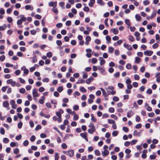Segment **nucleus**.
Returning <instances> with one entry per match:
<instances>
[{
    "mask_svg": "<svg viewBox=\"0 0 160 160\" xmlns=\"http://www.w3.org/2000/svg\"><path fill=\"white\" fill-rule=\"evenodd\" d=\"M99 60L100 61V64L102 65L104 64L105 63V60L103 59L102 57H100L99 58Z\"/></svg>",
    "mask_w": 160,
    "mask_h": 160,
    "instance_id": "6ab92c4d",
    "label": "nucleus"
},
{
    "mask_svg": "<svg viewBox=\"0 0 160 160\" xmlns=\"http://www.w3.org/2000/svg\"><path fill=\"white\" fill-rule=\"evenodd\" d=\"M74 116L73 117V119L75 120H77L78 118V116L76 115L75 112V114H72Z\"/></svg>",
    "mask_w": 160,
    "mask_h": 160,
    "instance_id": "49530a36",
    "label": "nucleus"
},
{
    "mask_svg": "<svg viewBox=\"0 0 160 160\" xmlns=\"http://www.w3.org/2000/svg\"><path fill=\"white\" fill-rule=\"evenodd\" d=\"M128 39L132 42H133L135 41V39L131 35H129L128 37Z\"/></svg>",
    "mask_w": 160,
    "mask_h": 160,
    "instance_id": "b1692460",
    "label": "nucleus"
},
{
    "mask_svg": "<svg viewBox=\"0 0 160 160\" xmlns=\"http://www.w3.org/2000/svg\"><path fill=\"white\" fill-rule=\"evenodd\" d=\"M94 153L96 155L98 156H100L101 154L99 151L97 150L94 151Z\"/></svg>",
    "mask_w": 160,
    "mask_h": 160,
    "instance_id": "2f4dec72",
    "label": "nucleus"
},
{
    "mask_svg": "<svg viewBox=\"0 0 160 160\" xmlns=\"http://www.w3.org/2000/svg\"><path fill=\"white\" fill-rule=\"evenodd\" d=\"M134 112L132 110H129L128 111L127 114V117L128 118H130L134 114Z\"/></svg>",
    "mask_w": 160,
    "mask_h": 160,
    "instance_id": "423d86ee",
    "label": "nucleus"
},
{
    "mask_svg": "<svg viewBox=\"0 0 160 160\" xmlns=\"http://www.w3.org/2000/svg\"><path fill=\"white\" fill-rule=\"evenodd\" d=\"M88 127L90 128L88 129V132L89 134H92L95 131L96 129L92 123L90 122L88 125Z\"/></svg>",
    "mask_w": 160,
    "mask_h": 160,
    "instance_id": "f257e3e1",
    "label": "nucleus"
},
{
    "mask_svg": "<svg viewBox=\"0 0 160 160\" xmlns=\"http://www.w3.org/2000/svg\"><path fill=\"white\" fill-rule=\"evenodd\" d=\"M51 102L52 104H54L55 105H56L57 103V101L55 99H51Z\"/></svg>",
    "mask_w": 160,
    "mask_h": 160,
    "instance_id": "f704fd0d",
    "label": "nucleus"
},
{
    "mask_svg": "<svg viewBox=\"0 0 160 160\" xmlns=\"http://www.w3.org/2000/svg\"><path fill=\"white\" fill-rule=\"evenodd\" d=\"M152 89L150 88L148 89L146 92L147 93L149 94H151L152 93Z\"/></svg>",
    "mask_w": 160,
    "mask_h": 160,
    "instance_id": "864d4df0",
    "label": "nucleus"
},
{
    "mask_svg": "<svg viewBox=\"0 0 160 160\" xmlns=\"http://www.w3.org/2000/svg\"><path fill=\"white\" fill-rule=\"evenodd\" d=\"M94 42L97 44H99L101 43L100 40L98 39H96L95 40Z\"/></svg>",
    "mask_w": 160,
    "mask_h": 160,
    "instance_id": "e2e57ef3",
    "label": "nucleus"
},
{
    "mask_svg": "<svg viewBox=\"0 0 160 160\" xmlns=\"http://www.w3.org/2000/svg\"><path fill=\"white\" fill-rule=\"evenodd\" d=\"M56 115L58 117V122H62V119H61V114L60 113L58 112H57L56 113Z\"/></svg>",
    "mask_w": 160,
    "mask_h": 160,
    "instance_id": "9d476101",
    "label": "nucleus"
},
{
    "mask_svg": "<svg viewBox=\"0 0 160 160\" xmlns=\"http://www.w3.org/2000/svg\"><path fill=\"white\" fill-rule=\"evenodd\" d=\"M106 39L107 41V42L110 43V41L111 40V38L109 36H107L106 37Z\"/></svg>",
    "mask_w": 160,
    "mask_h": 160,
    "instance_id": "cd10ccee",
    "label": "nucleus"
},
{
    "mask_svg": "<svg viewBox=\"0 0 160 160\" xmlns=\"http://www.w3.org/2000/svg\"><path fill=\"white\" fill-rule=\"evenodd\" d=\"M28 141L27 140H25L23 142V145L25 146H26L28 144Z\"/></svg>",
    "mask_w": 160,
    "mask_h": 160,
    "instance_id": "4d7b16f0",
    "label": "nucleus"
},
{
    "mask_svg": "<svg viewBox=\"0 0 160 160\" xmlns=\"http://www.w3.org/2000/svg\"><path fill=\"white\" fill-rule=\"evenodd\" d=\"M141 61V58L138 57H136L135 58V62L136 63H139Z\"/></svg>",
    "mask_w": 160,
    "mask_h": 160,
    "instance_id": "c756f323",
    "label": "nucleus"
},
{
    "mask_svg": "<svg viewBox=\"0 0 160 160\" xmlns=\"http://www.w3.org/2000/svg\"><path fill=\"white\" fill-rule=\"evenodd\" d=\"M93 80V78L92 77H90L89 78L87 79L85 81L86 83L88 84L90 83L91 81Z\"/></svg>",
    "mask_w": 160,
    "mask_h": 160,
    "instance_id": "4468645a",
    "label": "nucleus"
},
{
    "mask_svg": "<svg viewBox=\"0 0 160 160\" xmlns=\"http://www.w3.org/2000/svg\"><path fill=\"white\" fill-rule=\"evenodd\" d=\"M59 158V156L58 155V154L57 152H56L55 153V160H58Z\"/></svg>",
    "mask_w": 160,
    "mask_h": 160,
    "instance_id": "79ce46f5",
    "label": "nucleus"
},
{
    "mask_svg": "<svg viewBox=\"0 0 160 160\" xmlns=\"http://www.w3.org/2000/svg\"><path fill=\"white\" fill-rule=\"evenodd\" d=\"M69 101V99L68 98H65L62 99V101L65 103H67Z\"/></svg>",
    "mask_w": 160,
    "mask_h": 160,
    "instance_id": "0e129e2a",
    "label": "nucleus"
},
{
    "mask_svg": "<svg viewBox=\"0 0 160 160\" xmlns=\"http://www.w3.org/2000/svg\"><path fill=\"white\" fill-rule=\"evenodd\" d=\"M32 95L33 98L39 97L37 92V90L36 89H33Z\"/></svg>",
    "mask_w": 160,
    "mask_h": 160,
    "instance_id": "1a4fd4ad",
    "label": "nucleus"
},
{
    "mask_svg": "<svg viewBox=\"0 0 160 160\" xmlns=\"http://www.w3.org/2000/svg\"><path fill=\"white\" fill-rule=\"evenodd\" d=\"M143 101L142 99L138 100L137 101V103L139 105H141L142 104Z\"/></svg>",
    "mask_w": 160,
    "mask_h": 160,
    "instance_id": "3c124183",
    "label": "nucleus"
},
{
    "mask_svg": "<svg viewBox=\"0 0 160 160\" xmlns=\"http://www.w3.org/2000/svg\"><path fill=\"white\" fill-rule=\"evenodd\" d=\"M126 24L128 26H129L131 25L130 20L129 19H126L125 20Z\"/></svg>",
    "mask_w": 160,
    "mask_h": 160,
    "instance_id": "a878e982",
    "label": "nucleus"
},
{
    "mask_svg": "<svg viewBox=\"0 0 160 160\" xmlns=\"http://www.w3.org/2000/svg\"><path fill=\"white\" fill-rule=\"evenodd\" d=\"M141 132L142 131L141 130L140 132H138L137 130H134L133 131V135L134 136H140L141 135Z\"/></svg>",
    "mask_w": 160,
    "mask_h": 160,
    "instance_id": "ddd939ff",
    "label": "nucleus"
},
{
    "mask_svg": "<svg viewBox=\"0 0 160 160\" xmlns=\"http://www.w3.org/2000/svg\"><path fill=\"white\" fill-rule=\"evenodd\" d=\"M123 46L125 48L128 50H131L132 49V47L130 45L126 44V43H124L123 44Z\"/></svg>",
    "mask_w": 160,
    "mask_h": 160,
    "instance_id": "6e6552de",
    "label": "nucleus"
},
{
    "mask_svg": "<svg viewBox=\"0 0 160 160\" xmlns=\"http://www.w3.org/2000/svg\"><path fill=\"white\" fill-rule=\"evenodd\" d=\"M5 12L4 9L2 8H0V13L1 15H3L5 14Z\"/></svg>",
    "mask_w": 160,
    "mask_h": 160,
    "instance_id": "09e8293b",
    "label": "nucleus"
},
{
    "mask_svg": "<svg viewBox=\"0 0 160 160\" xmlns=\"http://www.w3.org/2000/svg\"><path fill=\"white\" fill-rule=\"evenodd\" d=\"M36 56H35L32 58V61L33 62L35 63L37 62V60L36 58Z\"/></svg>",
    "mask_w": 160,
    "mask_h": 160,
    "instance_id": "052dcab7",
    "label": "nucleus"
},
{
    "mask_svg": "<svg viewBox=\"0 0 160 160\" xmlns=\"http://www.w3.org/2000/svg\"><path fill=\"white\" fill-rule=\"evenodd\" d=\"M5 57L4 55H2L0 57V61L3 62L5 60Z\"/></svg>",
    "mask_w": 160,
    "mask_h": 160,
    "instance_id": "a19ab883",
    "label": "nucleus"
},
{
    "mask_svg": "<svg viewBox=\"0 0 160 160\" xmlns=\"http://www.w3.org/2000/svg\"><path fill=\"white\" fill-rule=\"evenodd\" d=\"M20 19L22 22H25L26 21L27 18L24 17L23 15H22L21 16V18Z\"/></svg>",
    "mask_w": 160,
    "mask_h": 160,
    "instance_id": "bb28decb",
    "label": "nucleus"
},
{
    "mask_svg": "<svg viewBox=\"0 0 160 160\" xmlns=\"http://www.w3.org/2000/svg\"><path fill=\"white\" fill-rule=\"evenodd\" d=\"M21 138H22V135H21L20 134L19 135L17 136L16 137V138H16V139L17 140H20Z\"/></svg>",
    "mask_w": 160,
    "mask_h": 160,
    "instance_id": "bf43d9fd",
    "label": "nucleus"
},
{
    "mask_svg": "<svg viewBox=\"0 0 160 160\" xmlns=\"http://www.w3.org/2000/svg\"><path fill=\"white\" fill-rule=\"evenodd\" d=\"M9 142V140L8 138H3V142L4 143H8Z\"/></svg>",
    "mask_w": 160,
    "mask_h": 160,
    "instance_id": "4c0bfd02",
    "label": "nucleus"
},
{
    "mask_svg": "<svg viewBox=\"0 0 160 160\" xmlns=\"http://www.w3.org/2000/svg\"><path fill=\"white\" fill-rule=\"evenodd\" d=\"M109 153V151L107 150H105L104 151L102 152V154L103 157H105L108 155Z\"/></svg>",
    "mask_w": 160,
    "mask_h": 160,
    "instance_id": "f8f14e48",
    "label": "nucleus"
},
{
    "mask_svg": "<svg viewBox=\"0 0 160 160\" xmlns=\"http://www.w3.org/2000/svg\"><path fill=\"white\" fill-rule=\"evenodd\" d=\"M90 116L91 117V121L93 122H96L97 121V119L94 117V115L92 114H91Z\"/></svg>",
    "mask_w": 160,
    "mask_h": 160,
    "instance_id": "5701e85b",
    "label": "nucleus"
},
{
    "mask_svg": "<svg viewBox=\"0 0 160 160\" xmlns=\"http://www.w3.org/2000/svg\"><path fill=\"white\" fill-rule=\"evenodd\" d=\"M63 153L71 157L74 155V151L72 150H69L68 151H63Z\"/></svg>",
    "mask_w": 160,
    "mask_h": 160,
    "instance_id": "f03ea898",
    "label": "nucleus"
},
{
    "mask_svg": "<svg viewBox=\"0 0 160 160\" xmlns=\"http://www.w3.org/2000/svg\"><path fill=\"white\" fill-rule=\"evenodd\" d=\"M135 18L137 20L139 21L140 20L141 17L139 15L136 14L135 15Z\"/></svg>",
    "mask_w": 160,
    "mask_h": 160,
    "instance_id": "e433bc0d",
    "label": "nucleus"
},
{
    "mask_svg": "<svg viewBox=\"0 0 160 160\" xmlns=\"http://www.w3.org/2000/svg\"><path fill=\"white\" fill-rule=\"evenodd\" d=\"M25 8L27 10H30L31 11L33 9V7H31L30 5H27L25 6Z\"/></svg>",
    "mask_w": 160,
    "mask_h": 160,
    "instance_id": "f3484780",
    "label": "nucleus"
},
{
    "mask_svg": "<svg viewBox=\"0 0 160 160\" xmlns=\"http://www.w3.org/2000/svg\"><path fill=\"white\" fill-rule=\"evenodd\" d=\"M143 4L145 6L148 5L149 4V2L147 0H145L143 2Z\"/></svg>",
    "mask_w": 160,
    "mask_h": 160,
    "instance_id": "de8ad7c7",
    "label": "nucleus"
},
{
    "mask_svg": "<svg viewBox=\"0 0 160 160\" xmlns=\"http://www.w3.org/2000/svg\"><path fill=\"white\" fill-rule=\"evenodd\" d=\"M22 122H19L18 124V128L19 129H21L22 126Z\"/></svg>",
    "mask_w": 160,
    "mask_h": 160,
    "instance_id": "c03bdc74",
    "label": "nucleus"
},
{
    "mask_svg": "<svg viewBox=\"0 0 160 160\" xmlns=\"http://www.w3.org/2000/svg\"><path fill=\"white\" fill-rule=\"evenodd\" d=\"M47 56L49 58H50L52 56V53L51 52H49L47 53Z\"/></svg>",
    "mask_w": 160,
    "mask_h": 160,
    "instance_id": "473e14b6",
    "label": "nucleus"
},
{
    "mask_svg": "<svg viewBox=\"0 0 160 160\" xmlns=\"http://www.w3.org/2000/svg\"><path fill=\"white\" fill-rule=\"evenodd\" d=\"M9 105V102L7 101H5L3 103V106L5 108H7Z\"/></svg>",
    "mask_w": 160,
    "mask_h": 160,
    "instance_id": "412c9836",
    "label": "nucleus"
},
{
    "mask_svg": "<svg viewBox=\"0 0 160 160\" xmlns=\"http://www.w3.org/2000/svg\"><path fill=\"white\" fill-rule=\"evenodd\" d=\"M46 106L49 108H51L52 107V105L50 102H47L46 103Z\"/></svg>",
    "mask_w": 160,
    "mask_h": 160,
    "instance_id": "338daca9",
    "label": "nucleus"
},
{
    "mask_svg": "<svg viewBox=\"0 0 160 160\" xmlns=\"http://www.w3.org/2000/svg\"><path fill=\"white\" fill-rule=\"evenodd\" d=\"M145 107L146 109L148 111H152V108L147 103H145Z\"/></svg>",
    "mask_w": 160,
    "mask_h": 160,
    "instance_id": "0eeeda50",
    "label": "nucleus"
},
{
    "mask_svg": "<svg viewBox=\"0 0 160 160\" xmlns=\"http://www.w3.org/2000/svg\"><path fill=\"white\" fill-rule=\"evenodd\" d=\"M144 53L145 55L151 56L153 53V52L151 51H146L144 52Z\"/></svg>",
    "mask_w": 160,
    "mask_h": 160,
    "instance_id": "9b49d317",
    "label": "nucleus"
},
{
    "mask_svg": "<svg viewBox=\"0 0 160 160\" xmlns=\"http://www.w3.org/2000/svg\"><path fill=\"white\" fill-rule=\"evenodd\" d=\"M156 157V155H150V158L152 160L155 159Z\"/></svg>",
    "mask_w": 160,
    "mask_h": 160,
    "instance_id": "603ef678",
    "label": "nucleus"
},
{
    "mask_svg": "<svg viewBox=\"0 0 160 160\" xmlns=\"http://www.w3.org/2000/svg\"><path fill=\"white\" fill-rule=\"evenodd\" d=\"M60 6L62 8H64V6L65 5L64 2H60L59 3Z\"/></svg>",
    "mask_w": 160,
    "mask_h": 160,
    "instance_id": "7c9ffc66",
    "label": "nucleus"
},
{
    "mask_svg": "<svg viewBox=\"0 0 160 160\" xmlns=\"http://www.w3.org/2000/svg\"><path fill=\"white\" fill-rule=\"evenodd\" d=\"M109 111L111 113H113L114 111V109L113 108L111 107L109 108Z\"/></svg>",
    "mask_w": 160,
    "mask_h": 160,
    "instance_id": "ea45409f",
    "label": "nucleus"
},
{
    "mask_svg": "<svg viewBox=\"0 0 160 160\" xmlns=\"http://www.w3.org/2000/svg\"><path fill=\"white\" fill-rule=\"evenodd\" d=\"M88 133L87 132H84L83 133H81V136L84 138L87 142L88 141L87 138Z\"/></svg>",
    "mask_w": 160,
    "mask_h": 160,
    "instance_id": "20e7f679",
    "label": "nucleus"
},
{
    "mask_svg": "<svg viewBox=\"0 0 160 160\" xmlns=\"http://www.w3.org/2000/svg\"><path fill=\"white\" fill-rule=\"evenodd\" d=\"M52 10L56 15H57L58 13V9L56 7L52 8Z\"/></svg>",
    "mask_w": 160,
    "mask_h": 160,
    "instance_id": "aec40b11",
    "label": "nucleus"
},
{
    "mask_svg": "<svg viewBox=\"0 0 160 160\" xmlns=\"http://www.w3.org/2000/svg\"><path fill=\"white\" fill-rule=\"evenodd\" d=\"M97 2L98 4H100L101 5H103L104 4V3L102 2V0H98Z\"/></svg>",
    "mask_w": 160,
    "mask_h": 160,
    "instance_id": "a18cd8bd",
    "label": "nucleus"
},
{
    "mask_svg": "<svg viewBox=\"0 0 160 160\" xmlns=\"http://www.w3.org/2000/svg\"><path fill=\"white\" fill-rule=\"evenodd\" d=\"M66 111L69 114H72V115L75 114V112L72 111V110L70 108H68L67 109Z\"/></svg>",
    "mask_w": 160,
    "mask_h": 160,
    "instance_id": "4be33fe9",
    "label": "nucleus"
},
{
    "mask_svg": "<svg viewBox=\"0 0 160 160\" xmlns=\"http://www.w3.org/2000/svg\"><path fill=\"white\" fill-rule=\"evenodd\" d=\"M108 123L111 124H114L115 123V122L114 120H112V119H108Z\"/></svg>",
    "mask_w": 160,
    "mask_h": 160,
    "instance_id": "72a5a7b5",
    "label": "nucleus"
},
{
    "mask_svg": "<svg viewBox=\"0 0 160 160\" xmlns=\"http://www.w3.org/2000/svg\"><path fill=\"white\" fill-rule=\"evenodd\" d=\"M111 31L114 34L116 35L118 33V29L116 28L112 29Z\"/></svg>",
    "mask_w": 160,
    "mask_h": 160,
    "instance_id": "a211bd4d",
    "label": "nucleus"
},
{
    "mask_svg": "<svg viewBox=\"0 0 160 160\" xmlns=\"http://www.w3.org/2000/svg\"><path fill=\"white\" fill-rule=\"evenodd\" d=\"M113 100L115 102H118L119 100V98L118 97L114 96L113 98Z\"/></svg>",
    "mask_w": 160,
    "mask_h": 160,
    "instance_id": "8fccbe9b",
    "label": "nucleus"
},
{
    "mask_svg": "<svg viewBox=\"0 0 160 160\" xmlns=\"http://www.w3.org/2000/svg\"><path fill=\"white\" fill-rule=\"evenodd\" d=\"M7 20L8 22L11 23L12 22L13 20L11 17H8L7 18Z\"/></svg>",
    "mask_w": 160,
    "mask_h": 160,
    "instance_id": "37998d69",
    "label": "nucleus"
},
{
    "mask_svg": "<svg viewBox=\"0 0 160 160\" xmlns=\"http://www.w3.org/2000/svg\"><path fill=\"white\" fill-rule=\"evenodd\" d=\"M131 152V150L129 149H126L125 150V152L127 154H129Z\"/></svg>",
    "mask_w": 160,
    "mask_h": 160,
    "instance_id": "69168bd1",
    "label": "nucleus"
},
{
    "mask_svg": "<svg viewBox=\"0 0 160 160\" xmlns=\"http://www.w3.org/2000/svg\"><path fill=\"white\" fill-rule=\"evenodd\" d=\"M156 39L158 41H157V42L158 43H159L160 41V37L159 35L158 34H156Z\"/></svg>",
    "mask_w": 160,
    "mask_h": 160,
    "instance_id": "c85d7f7f",
    "label": "nucleus"
},
{
    "mask_svg": "<svg viewBox=\"0 0 160 160\" xmlns=\"http://www.w3.org/2000/svg\"><path fill=\"white\" fill-rule=\"evenodd\" d=\"M35 136L34 135H32L30 138V140L31 142H33L35 141Z\"/></svg>",
    "mask_w": 160,
    "mask_h": 160,
    "instance_id": "58836bf2",
    "label": "nucleus"
},
{
    "mask_svg": "<svg viewBox=\"0 0 160 160\" xmlns=\"http://www.w3.org/2000/svg\"><path fill=\"white\" fill-rule=\"evenodd\" d=\"M7 84H10L12 87H14L16 85V83L15 81H13L12 79L7 80L6 81Z\"/></svg>",
    "mask_w": 160,
    "mask_h": 160,
    "instance_id": "7ed1b4c3",
    "label": "nucleus"
},
{
    "mask_svg": "<svg viewBox=\"0 0 160 160\" xmlns=\"http://www.w3.org/2000/svg\"><path fill=\"white\" fill-rule=\"evenodd\" d=\"M100 89L102 91V94L104 97H107L108 96V94L104 89L102 88H101Z\"/></svg>",
    "mask_w": 160,
    "mask_h": 160,
    "instance_id": "dca6fc26",
    "label": "nucleus"
},
{
    "mask_svg": "<svg viewBox=\"0 0 160 160\" xmlns=\"http://www.w3.org/2000/svg\"><path fill=\"white\" fill-rule=\"evenodd\" d=\"M0 133L4 135L5 134V130L3 128H1L0 130Z\"/></svg>",
    "mask_w": 160,
    "mask_h": 160,
    "instance_id": "6e6d98bb",
    "label": "nucleus"
},
{
    "mask_svg": "<svg viewBox=\"0 0 160 160\" xmlns=\"http://www.w3.org/2000/svg\"><path fill=\"white\" fill-rule=\"evenodd\" d=\"M114 50V49L113 47H110L108 48V52L110 53H112L113 52Z\"/></svg>",
    "mask_w": 160,
    "mask_h": 160,
    "instance_id": "393cba45",
    "label": "nucleus"
},
{
    "mask_svg": "<svg viewBox=\"0 0 160 160\" xmlns=\"http://www.w3.org/2000/svg\"><path fill=\"white\" fill-rule=\"evenodd\" d=\"M49 79L48 78H45L42 79V81L44 82H48L49 81Z\"/></svg>",
    "mask_w": 160,
    "mask_h": 160,
    "instance_id": "13d9d810",
    "label": "nucleus"
},
{
    "mask_svg": "<svg viewBox=\"0 0 160 160\" xmlns=\"http://www.w3.org/2000/svg\"><path fill=\"white\" fill-rule=\"evenodd\" d=\"M156 14L157 12L156 11H153L151 14V16L150 17V19H152L154 18L156 16Z\"/></svg>",
    "mask_w": 160,
    "mask_h": 160,
    "instance_id": "2eb2a0df",
    "label": "nucleus"
},
{
    "mask_svg": "<svg viewBox=\"0 0 160 160\" xmlns=\"http://www.w3.org/2000/svg\"><path fill=\"white\" fill-rule=\"evenodd\" d=\"M30 33L32 35H35L36 33V31L35 30H32L30 31Z\"/></svg>",
    "mask_w": 160,
    "mask_h": 160,
    "instance_id": "680f3d73",
    "label": "nucleus"
},
{
    "mask_svg": "<svg viewBox=\"0 0 160 160\" xmlns=\"http://www.w3.org/2000/svg\"><path fill=\"white\" fill-rule=\"evenodd\" d=\"M79 107L77 105H75L73 107V109L74 110H77L79 109Z\"/></svg>",
    "mask_w": 160,
    "mask_h": 160,
    "instance_id": "774afa93",
    "label": "nucleus"
},
{
    "mask_svg": "<svg viewBox=\"0 0 160 160\" xmlns=\"http://www.w3.org/2000/svg\"><path fill=\"white\" fill-rule=\"evenodd\" d=\"M63 90V88L62 86L59 87L57 89V91L59 92H61Z\"/></svg>",
    "mask_w": 160,
    "mask_h": 160,
    "instance_id": "5fc2aeb1",
    "label": "nucleus"
},
{
    "mask_svg": "<svg viewBox=\"0 0 160 160\" xmlns=\"http://www.w3.org/2000/svg\"><path fill=\"white\" fill-rule=\"evenodd\" d=\"M138 141L137 140L134 139L131 142L130 144L131 145H133L135 144L136 142H137Z\"/></svg>",
    "mask_w": 160,
    "mask_h": 160,
    "instance_id": "c9c22d12",
    "label": "nucleus"
},
{
    "mask_svg": "<svg viewBox=\"0 0 160 160\" xmlns=\"http://www.w3.org/2000/svg\"><path fill=\"white\" fill-rule=\"evenodd\" d=\"M48 5L50 7H52L53 8H55L57 6V2H53L52 1L48 3Z\"/></svg>",
    "mask_w": 160,
    "mask_h": 160,
    "instance_id": "39448f33",
    "label": "nucleus"
}]
</instances>
